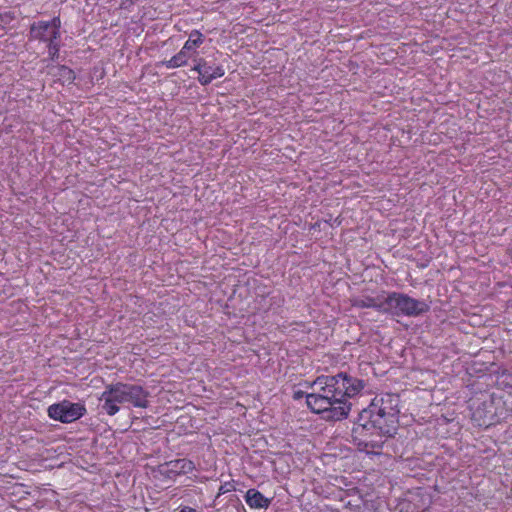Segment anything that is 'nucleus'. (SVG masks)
Returning <instances> with one entry per match:
<instances>
[{
  "instance_id": "obj_16",
  "label": "nucleus",
  "mask_w": 512,
  "mask_h": 512,
  "mask_svg": "<svg viewBox=\"0 0 512 512\" xmlns=\"http://www.w3.org/2000/svg\"><path fill=\"white\" fill-rule=\"evenodd\" d=\"M472 420L478 425V426H489L491 424V417L487 418L486 415H482V411L480 408H477L472 413Z\"/></svg>"
},
{
  "instance_id": "obj_9",
  "label": "nucleus",
  "mask_w": 512,
  "mask_h": 512,
  "mask_svg": "<svg viewBox=\"0 0 512 512\" xmlns=\"http://www.w3.org/2000/svg\"><path fill=\"white\" fill-rule=\"evenodd\" d=\"M207 62L203 58L195 59L192 70L198 73V81L201 85H208L213 80L222 77L225 72L222 66H215L211 73H208Z\"/></svg>"
},
{
  "instance_id": "obj_11",
  "label": "nucleus",
  "mask_w": 512,
  "mask_h": 512,
  "mask_svg": "<svg viewBox=\"0 0 512 512\" xmlns=\"http://www.w3.org/2000/svg\"><path fill=\"white\" fill-rule=\"evenodd\" d=\"M245 501L250 508L261 509L268 508L271 500L266 498L261 492L256 489H249L245 495Z\"/></svg>"
},
{
  "instance_id": "obj_13",
  "label": "nucleus",
  "mask_w": 512,
  "mask_h": 512,
  "mask_svg": "<svg viewBox=\"0 0 512 512\" xmlns=\"http://www.w3.org/2000/svg\"><path fill=\"white\" fill-rule=\"evenodd\" d=\"M49 74H51L57 81L64 84H71L75 79V73L72 69L66 66H53L49 70Z\"/></svg>"
},
{
  "instance_id": "obj_6",
  "label": "nucleus",
  "mask_w": 512,
  "mask_h": 512,
  "mask_svg": "<svg viewBox=\"0 0 512 512\" xmlns=\"http://www.w3.org/2000/svg\"><path fill=\"white\" fill-rule=\"evenodd\" d=\"M84 412V406L67 400L52 404L48 408L49 417L63 423H70L79 419Z\"/></svg>"
},
{
  "instance_id": "obj_19",
  "label": "nucleus",
  "mask_w": 512,
  "mask_h": 512,
  "mask_svg": "<svg viewBox=\"0 0 512 512\" xmlns=\"http://www.w3.org/2000/svg\"><path fill=\"white\" fill-rule=\"evenodd\" d=\"M207 69H208V73H211L213 71L214 67L208 66Z\"/></svg>"
},
{
  "instance_id": "obj_4",
  "label": "nucleus",
  "mask_w": 512,
  "mask_h": 512,
  "mask_svg": "<svg viewBox=\"0 0 512 512\" xmlns=\"http://www.w3.org/2000/svg\"><path fill=\"white\" fill-rule=\"evenodd\" d=\"M61 21L54 17L51 21H38L31 25L30 35L33 39L48 43V53L52 60L58 57Z\"/></svg>"
},
{
  "instance_id": "obj_18",
  "label": "nucleus",
  "mask_w": 512,
  "mask_h": 512,
  "mask_svg": "<svg viewBox=\"0 0 512 512\" xmlns=\"http://www.w3.org/2000/svg\"><path fill=\"white\" fill-rule=\"evenodd\" d=\"M179 512H197V511H196V509H194L192 507L185 506Z\"/></svg>"
},
{
  "instance_id": "obj_8",
  "label": "nucleus",
  "mask_w": 512,
  "mask_h": 512,
  "mask_svg": "<svg viewBox=\"0 0 512 512\" xmlns=\"http://www.w3.org/2000/svg\"><path fill=\"white\" fill-rule=\"evenodd\" d=\"M119 390L124 403H131L135 407L147 408L149 393L142 386L118 382Z\"/></svg>"
},
{
  "instance_id": "obj_1",
  "label": "nucleus",
  "mask_w": 512,
  "mask_h": 512,
  "mask_svg": "<svg viewBox=\"0 0 512 512\" xmlns=\"http://www.w3.org/2000/svg\"><path fill=\"white\" fill-rule=\"evenodd\" d=\"M366 384L363 380L340 372L333 376H319L312 383V392L306 396L308 407L324 418L339 421L346 418L351 404L346 398L359 395Z\"/></svg>"
},
{
  "instance_id": "obj_7",
  "label": "nucleus",
  "mask_w": 512,
  "mask_h": 512,
  "mask_svg": "<svg viewBox=\"0 0 512 512\" xmlns=\"http://www.w3.org/2000/svg\"><path fill=\"white\" fill-rule=\"evenodd\" d=\"M99 401L101 403V410L109 416L118 413L120 406L125 404L117 383L106 385Z\"/></svg>"
},
{
  "instance_id": "obj_12",
  "label": "nucleus",
  "mask_w": 512,
  "mask_h": 512,
  "mask_svg": "<svg viewBox=\"0 0 512 512\" xmlns=\"http://www.w3.org/2000/svg\"><path fill=\"white\" fill-rule=\"evenodd\" d=\"M167 471L174 474H187L195 469V465L191 460L182 458L165 463Z\"/></svg>"
},
{
  "instance_id": "obj_5",
  "label": "nucleus",
  "mask_w": 512,
  "mask_h": 512,
  "mask_svg": "<svg viewBox=\"0 0 512 512\" xmlns=\"http://www.w3.org/2000/svg\"><path fill=\"white\" fill-rule=\"evenodd\" d=\"M383 436L368 424H358L352 430V438L358 449L366 453L379 454L384 444Z\"/></svg>"
},
{
  "instance_id": "obj_3",
  "label": "nucleus",
  "mask_w": 512,
  "mask_h": 512,
  "mask_svg": "<svg viewBox=\"0 0 512 512\" xmlns=\"http://www.w3.org/2000/svg\"><path fill=\"white\" fill-rule=\"evenodd\" d=\"M385 313L396 316L417 317L429 311V305L422 300L414 299L407 294L391 292L386 295Z\"/></svg>"
},
{
  "instance_id": "obj_15",
  "label": "nucleus",
  "mask_w": 512,
  "mask_h": 512,
  "mask_svg": "<svg viewBox=\"0 0 512 512\" xmlns=\"http://www.w3.org/2000/svg\"><path fill=\"white\" fill-rule=\"evenodd\" d=\"M204 42L203 34L198 30H193L189 34L188 40L184 43L183 47L185 50L192 53L194 56L197 54V48H199Z\"/></svg>"
},
{
  "instance_id": "obj_10",
  "label": "nucleus",
  "mask_w": 512,
  "mask_h": 512,
  "mask_svg": "<svg viewBox=\"0 0 512 512\" xmlns=\"http://www.w3.org/2000/svg\"><path fill=\"white\" fill-rule=\"evenodd\" d=\"M386 295H378L377 297L364 296L351 299V305L357 308H373L379 312L385 313Z\"/></svg>"
},
{
  "instance_id": "obj_17",
  "label": "nucleus",
  "mask_w": 512,
  "mask_h": 512,
  "mask_svg": "<svg viewBox=\"0 0 512 512\" xmlns=\"http://www.w3.org/2000/svg\"><path fill=\"white\" fill-rule=\"evenodd\" d=\"M235 490H236V486H235L234 481L225 482L219 487L218 496L226 494L231 491H235Z\"/></svg>"
},
{
  "instance_id": "obj_14",
  "label": "nucleus",
  "mask_w": 512,
  "mask_h": 512,
  "mask_svg": "<svg viewBox=\"0 0 512 512\" xmlns=\"http://www.w3.org/2000/svg\"><path fill=\"white\" fill-rule=\"evenodd\" d=\"M192 56V53L185 50L184 48H181V50L171 59L163 61L162 65L168 69L179 68L185 66Z\"/></svg>"
},
{
  "instance_id": "obj_2",
  "label": "nucleus",
  "mask_w": 512,
  "mask_h": 512,
  "mask_svg": "<svg viewBox=\"0 0 512 512\" xmlns=\"http://www.w3.org/2000/svg\"><path fill=\"white\" fill-rule=\"evenodd\" d=\"M398 397L393 394L376 396L361 418H368L369 427L378 431L380 436L392 437L398 429Z\"/></svg>"
}]
</instances>
